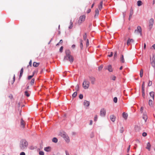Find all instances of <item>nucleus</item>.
Masks as SVG:
<instances>
[{
    "label": "nucleus",
    "mask_w": 155,
    "mask_h": 155,
    "mask_svg": "<svg viewBox=\"0 0 155 155\" xmlns=\"http://www.w3.org/2000/svg\"><path fill=\"white\" fill-rule=\"evenodd\" d=\"M75 90L76 91H78L79 90V86L78 85H77L75 87Z\"/></svg>",
    "instance_id": "nucleus-40"
},
{
    "label": "nucleus",
    "mask_w": 155,
    "mask_h": 155,
    "mask_svg": "<svg viewBox=\"0 0 155 155\" xmlns=\"http://www.w3.org/2000/svg\"><path fill=\"white\" fill-rule=\"evenodd\" d=\"M29 65L31 66H31H32V65H31V64H32V62H31V60L30 61H29Z\"/></svg>",
    "instance_id": "nucleus-57"
},
{
    "label": "nucleus",
    "mask_w": 155,
    "mask_h": 155,
    "mask_svg": "<svg viewBox=\"0 0 155 155\" xmlns=\"http://www.w3.org/2000/svg\"><path fill=\"white\" fill-rule=\"evenodd\" d=\"M23 72V68H22L21 70L20 76H19L20 78H21Z\"/></svg>",
    "instance_id": "nucleus-29"
},
{
    "label": "nucleus",
    "mask_w": 155,
    "mask_h": 155,
    "mask_svg": "<svg viewBox=\"0 0 155 155\" xmlns=\"http://www.w3.org/2000/svg\"><path fill=\"white\" fill-rule=\"evenodd\" d=\"M122 115L123 118H124L125 120H126L127 119L128 117V115L125 112H124L123 113Z\"/></svg>",
    "instance_id": "nucleus-18"
},
{
    "label": "nucleus",
    "mask_w": 155,
    "mask_h": 155,
    "mask_svg": "<svg viewBox=\"0 0 155 155\" xmlns=\"http://www.w3.org/2000/svg\"><path fill=\"white\" fill-rule=\"evenodd\" d=\"M103 1H101L99 5L98 6V9L99 10H101L102 9L103 7Z\"/></svg>",
    "instance_id": "nucleus-13"
},
{
    "label": "nucleus",
    "mask_w": 155,
    "mask_h": 155,
    "mask_svg": "<svg viewBox=\"0 0 155 155\" xmlns=\"http://www.w3.org/2000/svg\"><path fill=\"white\" fill-rule=\"evenodd\" d=\"M39 154L40 155H44V153L43 152L40 151L39 152Z\"/></svg>",
    "instance_id": "nucleus-41"
},
{
    "label": "nucleus",
    "mask_w": 155,
    "mask_h": 155,
    "mask_svg": "<svg viewBox=\"0 0 155 155\" xmlns=\"http://www.w3.org/2000/svg\"><path fill=\"white\" fill-rule=\"evenodd\" d=\"M90 80L91 81V83L92 84H94L95 83L96 79L93 77H90Z\"/></svg>",
    "instance_id": "nucleus-8"
},
{
    "label": "nucleus",
    "mask_w": 155,
    "mask_h": 155,
    "mask_svg": "<svg viewBox=\"0 0 155 155\" xmlns=\"http://www.w3.org/2000/svg\"><path fill=\"white\" fill-rule=\"evenodd\" d=\"M66 55L64 58V60H68L71 63H72L74 60L73 57L71 55V52L69 50H66L65 51Z\"/></svg>",
    "instance_id": "nucleus-1"
},
{
    "label": "nucleus",
    "mask_w": 155,
    "mask_h": 155,
    "mask_svg": "<svg viewBox=\"0 0 155 155\" xmlns=\"http://www.w3.org/2000/svg\"><path fill=\"white\" fill-rule=\"evenodd\" d=\"M153 100H152V99H150L149 100V104L150 106H151V105H152V104H153Z\"/></svg>",
    "instance_id": "nucleus-32"
},
{
    "label": "nucleus",
    "mask_w": 155,
    "mask_h": 155,
    "mask_svg": "<svg viewBox=\"0 0 155 155\" xmlns=\"http://www.w3.org/2000/svg\"><path fill=\"white\" fill-rule=\"evenodd\" d=\"M52 141L54 143H57L58 142V139L55 137H54L52 139Z\"/></svg>",
    "instance_id": "nucleus-33"
},
{
    "label": "nucleus",
    "mask_w": 155,
    "mask_h": 155,
    "mask_svg": "<svg viewBox=\"0 0 155 155\" xmlns=\"http://www.w3.org/2000/svg\"><path fill=\"white\" fill-rule=\"evenodd\" d=\"M89 42L88 39H87V42H86V46L87 47L89 46Z\"/></svg>",
    "instance_id": "nucleus-45"
},
{
    "label": "nucleus",
    "mask_w": 155,
    "mask_h": 155,
    "mask_svg": "<svg viewBox=\"0 0 155 155\" xmlns=\"http://www.w3.org/2000/svg\"><path fill=\"white\" fill-rule=\"evenodd\" d=\"M91 9H88L87 11V13H89L91 12Z\"/></svg>",
    "instance_id": "nucleus-60"
},
{
    "label": "nucleus",
    "mask_w": 155,
    "mask_h": 155,
    "mask_svg": "<svg viewBox=\"0 0 155 155\" xmlns=\"http://www.w3.org/2000/svg\"><path fill=\"white\" fill-rule=\"evenodd\" d=\"M134 40L132 39H130V38H128V39L127 40V44L128 46L131 43H132L134 42Z\"/></svg>",
    "instance_id": "nucleus-9"
},
{
    "label": "nucleus",
    "mask_w": 155,
    "mask_h": 155,
    "mask_svg": "<svg viewBox=\"0 0 155 155\" xmlns=\"http://www.w3.org/2000/svg\"><path fill=\"white\" fill-rule=\"evenodd\" d=\"M143 118L145 122H146L147 119V116L146 113L143 114Z\"/></svg>",
    "instance_id": "nucleus-15"
},
{
    "label": "nucleus",
    "mask_w": 155,
    "mask_h": 155,
    "mask_svg": "<svg viewBox=\"0 0 155 155\" xmlns=\"http://www.w3.org/2000/svg\"><path fill=\"white\" fill-rule=\"evenodd\" d=\"M35 81V80L34 78H33L31 79V81L30 82V84H31V85H33V84L34 83Z\"/></svg>",
    "instance_id": "nucleus-35"
},
{
    "label": "nucleus",
    "mask_w": 155,
    "mask_h": 155,
    "mask_svg": "<svg viewBox=\"0 0 155 155\" xmlns=\"http://www.w3.org/2000/svg\"><path fill=\"white\" fill-rule=\"evenodd\" d=\"M89 82L85 80L84 81L83 83V87L84 89H86L89 88Z\"/></svg>",
    "instance_id": "nucleus-4"
},
{
    "label": "nucleus",
    "mask_w": 155,
    "mask_h": 155,
    "mask_svg": "<svg viewBox=\"0 0 155 155\" xmlns=\"http://www.w3.org/2000/svg\"><path fill=\"white\" fill-rule=\"evenodd\" d=\"M150 95L152 98V99L153 100L154 98V93L153 91L151 92L150 93Z\"/></svg>",
    "instance_id": "nucleus-21"
},
{
    "label": "nucleus",
    "mask_w": 155,
    "mask_h": 155,
    "mask_svg": "<svg viewBox=\"0 0 155 155\" xmlns=\"http://www.w3.org/2000/svg\"><path fill=\"white\" fill-rule=\"evenodd\" d=\"M113 52H110V54H109L108 55V56L109 57H111L113 55Z\"/></svg>",
    "instance_id": "nucleus-42"
},
{
    "label": "nucleus",
    "mask_w": 155,
    "mask_h": 155,
    "mask_svg": "<svg viewBox=\"0 0 155 155\" xmlns=\"http://www.w3.org/2000/svg\"><path fill=\"white\" fill-rule=\"evenodd\" d=\"M95 4V2H93V4L92 5V6H91V8H92L93 6H94V5Z\"/></svg>",
    "instance_id": "nucleus-62"
},
{
    "label": "nucleus",
    "mask_w": 155,
    "mask_h": 155,
    "mask_svg": "<svg viewBox=\"0 0 155 155\" xmlns=\"http://www.w3.org/2000/svg\"><path fill=\"white\" fill-rule=\"evenodd\" d=\"M147 134L145 132H143L142 134V135L143 137H145L147 136Z\"/></svg>",
    "instance_id": "nucleus-52"
},
{
    "label": "nucleus",
    "mask_w": 155,
    "mask_h": 155,
    "mask_svg": "<svg viewBox=\"0 0 155 155\" xmlns=\"http://www.w3.org/2000/svg\"><path fill=\"white\" fill-rule=\"evenodd\" d=\"M143 107H142L141 108H140V111L141 112V113H143Z\"/></svg>",
    "instance_id": "nucleus-55"
},
{
    "label": "nucleus",
    "mask_w": 155,
    "mask_h": 155,
    "mask_svg": "<svg viewBox=\"0 0 155 155\" xmlns=\"http://www.w3.org/2000/svg\"><path fill=\"white\" fill-rule=\"evenodd\" d=\"M28 146V143L25 140H22L20 144V147L22 150L27 148Z\"/></svg>",
    "instance_id": "nucleus-2"
},
{
    "label": "nucleus",
    "mask_w": 155,
    "mask_h": 155,
    "mask_svg": "<svg viewBox=\"0 0 155 155\" xmlns=\"http://www.w3.org/2000/svg\"><path fill=\"white\" fill-rule=\"evenodd\" d=\"M116 77L114 75H112L111 77V79L113 80L114 81L116 79Z\"/></svg>",
    "instance_id": "nucleus-38"
},
{
    "label": "nucleus",
    "mask_w": 155,
    "mask_h": 155,
    "mask_svg": "<svg viewBox=\"0 0 155 155\" xmlns=\"http://www.w3.org/2000/svg\"><path fill=\"white\" fill-rule=\"evenodd\" d=\"M154 22V19L153 18H151L149 21V27L150 29H151L152 27V26L153 25Z\"/></svg>",
    "instance_id": "nucleus-7"
},
{
    "label": "nucleus",
    "mask_w": 155,
    "mask_h": 155,
    "mask_svg": "<svg viewBox=\"0 0 155 155\" xmlns=\"http://www.w3.org/2000/svg\"><path fill=\"white\" fill-rule=\"evenodd\" d=\"M120 61L122 63H124L125 62V60L124 58V55L121 54L120 57Z\"/></svg>",
    "instance_id": "nucleus-16"
},
{
    "label": "nucleus",
    "mask_w": 155,
    "mask_h": 155,
    "mask_svg": "<svg viewBox=\"0 0 155 155\" xmlns=\"http://www.w3.org/2000/svg\"><path fill=\"white\" fill-rule=\"evenodd\" d=\"M77 93L76 91L75 92H74V93L72 95V97L73 98L75 97L77 95Z\"/></svg>",
    "instance_id": "nucleus-30"
},
{
    "label": "nucleus",
    "mask_w": 155,
    "mask_h": 155,
    "mask_svg": "<svg viewBox=\"0 0 155 155\" xmlns=\"http://www.w3.org/2000/svg\"><path fill=\"white\" fill-rule=\"evenodd\" d=\"M133 14V11H131L130 13V15L129 17V20L131 18Z\"/></svg>",
    "instance_id": "nucleus-36"
},
{
    "label": "nucleus",
    "mask_w": 155,
    "mask_h": 155,
    "mask_svg": "<svg viewBox=\"0 0 155 155\" xmlns=\"http://www.w3.org/2000/svg\"><path fill=\"white\" fill-rule=\"evenodd\" d=\"M142 87H145V82L144 81L143 82Z\"/></svg>",
    "instance_id": "nucleus-61"
},
{
    "label": "nucleus",
    "mask_w": 155,
    "mask_h": 155,
    "mask_svg": "<svg viewBox=\"0 0 155 155\" xmlns=\"http://www.w3.org/2000/svg\"><path fill=\"white\" fill-rule=\"evenodd\" d=\"M130 145H129V146H128V147L127 148V150L128 152L130 150Z\"/></svg>",
    "instance_id": "nucleus-59"
},
{
    "label": "nucleus",
    "mask_w": 155,
    "mask_h": 155,
    "mask_svg": "<svg viewBox=\"0 0 155 155\" xmlns=\"http://www.w3.org/2000/svg\"><path fill=\"white\" fill-rule=\"evenodd\" d=\"M83 39L84 40H86L87 39V35L86 33L83 36Z\"/></svg>",
    "instance_id": "nucleus-37"
},
{
    "label": "nucleus",
    "mask_w": 155,
    "mask_h": 155,
    "mask_svg": "<svg viewBox=\"0 0 155 155\" xmlns=\"http://www.w3.org/2000/svg\"><path fill=\"white\" fill-rule=\"evenodd\" d=\"M40 64L39 63H37L36 62H34L33 63V65L34 67H38Z\"/></svg>",
    "instance_id": "nucleus-20"
},
{
    "label": "nucleus",
    "mask_w": 155,
    "mask_h": 155,
    "mask_svg": "<svg viewBox=\"0 0 155 155\" xmlns=\"http://www.w3.org/2000/svg\"><path fill=\"white\" fill-rule=\"evenodd\" d=\"M143 74V69H141L140 71V76L141 78L142 77Z\"/></svg>",
    "instance_id": "nucleus-27"
},
{
    "label": "nucleus",
    "mask_w": 155,
    "mask_h": 155,
    "mask_svg": "<svg viewBox=\"0 0 155 155\" xmlns=\"http://www.w3.org/2000/svg\"><path fill=\"white\" fill-rule=\"evenodd\" d=\"M103 68V66L102 65H101L100 67H98V70L99 71H100L101 70L102 68Z\"/></svg>",
    "instance_id": "nucleus-46"
},
{
    "label": "nucleus",
    "mask_w": 155,
    "mask_h": 155,
    "mask_svg": "<svg viewBox=\"0 0 155 155\" xmlns=\"http://www.w3.org/2000/svg\"><path fill=\"white\" fill-rule=\"evenodd\" d=\"M151 64L152 65V66H153V67H154V66H155V63H154V61H152L151 63Z\"/></svg>",
    "instance_id": "nucleus-51"
},
{
    "label": "nucleus",
    "mask_w": 155,
    "mask_h": 155,
    "mask_svg": "<svg viewBox=\"0 0 155 155\" xmlns=\"http://www.w3.org/2000/svg\"><path fill=\"white\" fill-rule=\"evenodd\" d=\"M92 124V120H91L90 123V125H91Z\"/></svg>",
    "instance_id": "nucleus-63"
},
{
    "label": "nucleus",
    "mask_w": 155,
    "mask_h": 155,
    "mask_svg": "<svg viewBox=\"0 0 155 155\" xmlns=\"http://www.w3.org/2000/svg\"><path fill=\"white\" fill-rule=\"evenodd\" d=\"M117 57V52L116 51H115V52L114 55V58H116Z\"/></svg>",
    "instance_id": "nucleus-48"
},
{
    "label": "nucleus",
    "mask_w": 155,
    "mask_h": 155,
    "mask_svg": "<svg viewBox=\"0 0 155 155\" xmlns=\"http://www.w3.org/2000/svg\"><path fill=\"white\" fill-rule=\"evenodd\" d=\"M99 10L97 8L95 10V15H94V17L96 18L97 16L99 15Z\"/></svg>",
    "instance_id": "nucleus-19"
},
{
    "label": "nucleus",
    "mask_w": 155,
    "mask_h": 155,
    "mask_svg": "<svg viewBox=\"0 0 155 155\" xmlns=\"http://www.w3.org/2000/svg\"><path fill=\"white\" fill-rule=\"evenodd\" d=\"M9 97L11 99H12L13 98V96L12 95L9 96Z\"/></svg>",
    "instance_id": "nucleus-64"
},
{
    "label": "nucleus",
    "mask_w": 155,
    "mask_h": 155,
    "mask_svg": "<svg viewBox=\"0 0 155 155\" xmlns=\"http://www.w3.org/2000/svg\"><path fill=\"white\" fill-rule=\"evenodd\" d=\"M106 110L104 108L101 109L100 115L101 116H104L106 114Z\"/></svg>",
    "instance_id": "nucleus-6"
},
{
    "label": "nucleus",
    "mask_w": 155,
    "mask_h": 155,
    "mask_svg": "<svg viewBox=\"0 0 155 155\" xmlns=\"http://www.w3.org/2000/svg\"><path fill=\"white\" fill-rule=\"evenodd\" d=\"M60 135L61 137L63 138L65 137L67 135L66 133L64 132H61L60 134Z\"/></svg>",
    "instance_id": "nucleus-14"
},
{
    "label": "nucleus",
    "mask_w": 155,
    "mask_h": 155,
    "mask_svg": "<svg viewBox=\"0 0 155 155\" xmlns=\"http://www.w3.org/2000/svg\"><path fill=\"white\" fill-rule=\"evenodd\" d=\"M15 80V75H14V77L13 78V81L12 82V84H13L14 83Z\"/></svg>",
    "instance_id": "nucleus-43"
},
{
    "label": "nucleus",
    "mask_w": 155,
    "mask_h": 155,
    "mask_svg": "<svg viewBox=\"0 0 155 155\" xmlns=\"http://www.w3.org/2000/svg\"><path fill=\"white\" fill-rule=\"evenodd\" d=\"M24 94L27 97H28L30 96V94L29 93V92L27 91H26L25 92Z\"/></svg>",
    "instance_id": "nucleus-25"
},
{
    "label": "nucleus",
    "mask_w": 155,
    "mask_h": 155,
    "mask_svg": "<svg viewBox=\"0 0 155 155\" xmlns=\"http://www.w3.org/2000/svg\"><path fill=\"white\" fill-rule=\"evenodd\" d=\"M84 104L85 106L88 107L90 105V102L86 100H85L84 102Z\"/></svg>",
    "instance_id": "nucleus-11"
},
{
    "label": "nucleus",
    "mask_w": 155,
    "mask_h": 155,
    "mask_svg": "<svg viewBox=\"0 0 155 155\" xmlns=\"http://www.w3.org/2000/svg\"><path fill=\"white\" fill-rule=\"evenodd\" d=\"M25 153L24 152H21L20 153V155H25Z\"/></svg>",
    "instance_id": "nucleus-54"
},
{
    "label": "nucleus",
    "mask_w": 155,
    "mask_h": 155,
    "mask_svg": "<svg viewBox=\"0 0 155 155\" xmlns=\"http://www.w3.org/2000/svg\"><path fill=\"white\" fill-rule=\"evenodd\" d=\"M107 69H108L110 72H112L113 71V69L111 65H109L108 67L107 68Z\"/></svg>",
    "instance_id": "nucleus-24"
},
{
    "label": "nucleus",
    "mask_w": 155,
    "mask_h": 155,
    "mask_svg": "<svg viewBox=\"0 0 155 155\" xmlns=\"http://www.w3.org/2000/svg\"><path fill=\"white\" fill-rule=\"evenodd\" d=\"M83 41L81 39L80 41V47L81 49H82L83 48V44H82Z\"/></svg>",
    "instance_id": "nucleus-34"
},
{
    "label": "nucleus",
    "mask_w": 155,
    "mask_h": 155,
    "mask_svg": "<svg viewBox=\"0 0 155 155\" xmlns=\"http://www.w3.org/2000/svg\"><path fill=\"white\" fill-rule=\"evenodd\" d=\"M124 131V129L123 128H122L120 130V132L121 133H122Z\"/></svg>",
    "instance_id": "nucleus-56"
},
{
    "label": "nucleus",
    "mask_w": 155,
    "mask_h": 155,
    "mask_svg": "<svg viewBox=\"0 0 155 155\" xmlns=\"http://www.w3.org/2000/svg\"><path fill=\"white\" fill-rule=\"evenodd\" d=\"M110 120L113 122H114L116 119V117L114 115H111L110 116Z\"/></svg>",
    "instance_id": "nucleus-12"
},
{
    "label": "nucleus",
    "mask_w": 155,
    "mask_h": 155,
    "mask_svg": "<svg viewBox=\"0 0 155 155\" xmlns=\"http://www.w3.org/2000/svg\"><path fill=\"white\" fill-rule=\"evenodd\" d=\"M151 145L149 142H148L147 144V147H146V148L149 151H150V150Z\"/></svg>",
    "instance_id": "nucleus-17"
},
{
    "label": "nucleus",
    "mask_w": 155,
    "mask_h": 155,
    "mask_svg": "<svg viewBox=\"0 0 155 155\" xmlns=\"http://www.w3.org/2000/svg\"><path fill=\"white\" fill-rule=\"evenodd\" d=\"M63 46H61V47L60 49V51L61 52L63 50Z\"/></svg>",
    "instance_id": "nucleus-50"
},
{
    "label": "nucleus",
    "mask_w": 155,
    "mask_h": 155,
    "mask_svg": "<svg viewBox=\"0 0 155 155\" xmlns=\"http://www.w3.org/2000/svg\"><path fill=\"white\" fill-rule=\"evenodd\" d=\"M64 140H65L67 142V143H69V141H70V140H69V137L68 136V135H67L65 137H64Z\"/></svg>",
    "instance_id": "nucleus-22"
},
{
    "label": "nucleus",
    "mask_w": 155,
    "mask_h": 155,
    "mask_svg": "<svg viewBox=\"0 0 155 155\" xmlns=\"http://www.w3.org/2000/svg\"><path fill=\"white\" fill-rule=\"evenodd\" d=\"M73 22H72V20H71L70 22V25L68 28L69 29H71L73 28Z\"/></svg>",
    "instance_id": "nucleus-26"
},
{
    "label": "nucleus",
    "mask_w": 155,
    "mask_h": 155,
    "mask_svg": "<svg viewBox=\"0 0 155 155\" xmlns=\"http://www.w3.org/2000/svg\"><path fill=\"white\" fill-rule=\"evenodd\" d=\"M152 48H153L155 49V44H154L152 45V47H151V49H152Z\"/></svg>",
    "instance_id": "nucleus-58"
},
{
    "label": "nucleus",
    "mask_w": 155,
    "mask_h": 155,
    "mask_svg": "<svg viewBox=\"0 0 155 155\" xmlns=\"http://www.w3.org/2000/svg\"><path fill=\"white\" fill-rule=\"evenodd\" d=\"M113 101H114V103H117V97H114V98Z\"/></svg>",
    "instance_id": "nucleus-39"
},
{
    "label": "nucleus",
    "mask_w": 155,
    "mask_h": 155,
    "mask_svg": "<svg viewBox=\"0 0 155 155\" xmlns=\"http://www.w3.org/2000/svg\"><path fill=\"white\" fill-rule=\"evenodd\" d=\"M142 5V2L141 1L139 0L137 1V5L138 6L141 5Z\"/></svg>",
    "instance_id": "nucleus-28"
},
{
    "label": "nucleus",
    "mask_w": 155,
    "mask_h": 155,
    "mask_svg": "<svg viewBox=\"0 0 155 155\" xmlns=\"http://www.w3.org/2000/svg\"><path fill=\"white\" fill-rule=\"evenodd\" d=\"M34 74H35V73L34 72H33V74L32 75L29 76L28 77V79L30 80V79H31L34 76Z\"/></svg>",
    "instance_id": "nucleus-31"
},
{
    "label": "nucleus",
    "mask_w": 155,
    "mask_h": 155,
    "mask_svg": "<svg viewBox=\"0 0 155 155\" xmlns=\"http://www.w3.org/2000/svg\"><path fill=\"white\" fill-rule=\"evenodd\" d=\"M21 125L22 127L24 128L25 126V123L22 118L21 120Z\"/></svg>",
    "instance_id": "nucleus-10"
},
{
    "label": "nucleus",
    "mask_w": 155,
    "mask_h": 155,
    "mask_svg": "<svg viewBox=\"0 0 155 155\" xmlns=\"http://www.w3.org/2000/svg\"><path fill=\"white\" fill-rule=\"evenodd\" d=\"M85 16L84 15L81 16L78 20V24L79 25H81L82 22L84 21L85 19Z\"/></svg>",
    "instance_id": "nucleus-3"
},
{
    "label": "nucleus",
    "mask_w": 155,
    "mask_h": 155,
    "mask_svg": "<svg viewBox=\"0 0 155 155\" xmlns=\"http://www.w3.org/2000/svg\"><path fill=\"white\" fill-rule=\"evenodd\" d=\"M44 150L47 152L51 150V147H46L45 148Z\"/></svg>",
    "instance_id": "nucleus-23"
},
{
    "label": "nucleus",
    "mask_w": 155,
    "mask_h": 155,
    "mask_svg": "<svg viewBox=\"0 0 155 155\" xmlns=\"http://www.w3.org/2000/svg\"><path fill=\"white\" fill-rule=\"evenodd\" d=\"M79 98L80 99H82L83 98V95L82 94H80L79 96Z\"/></svg>",
    "instance_id": "nucleus-49"
},
{
    "label": "nucleus",
    "mask_w": 155,
    "mask_h": 155,
    "mask_svg": "<svg viewBox=\"0 0 155 155\" xmlns=\"http://www.w3.org/2000/svg\"><path fill=\"white\" fill-rule=\"evenodd\" d=\"M97 118V115H96L94 118V121H96Z\"/></svg>",
    "instance_id": "nucleus-47"
},
{
    "label": "nucleus",
    "mask_w": 155,
    "mask_h": 155,
    "mask_svg": "<svg viewBox=\"0 0 155 155\" xmlns=\"http://www.w3.org/2000/svg\"><path fill=\"white\" fill-rule=\"evenodd\" d=\"M152 81H149V83H148V86H150L152 85Z\"/></svg>",
    "instance_id": "nucleus-44"
},
{
    "label": "nucleus",
    "mask_w": 155,
    "mask_h": 155,
    "mask_svg": "<svg viewBox=\"0 0 155 155\" xmlns=\"http://www.w3.org/2000/svg\"><path fill=\"white\" fill-rule=\"evenodd\" d=\"M144 88L145 87H142V92H144Z\"/></svg>",
    "instance_id": "nucleus-53"
},
{
    "label": "nucleus",
    "mask_w": 155,
    "mask_h": 155,
    "mask_svg": "<svg viewBox=\"0 0 155 155\" xmlns=\"http://www.w3.org/2000/svg\"><path fill=\"white\" fill-rule=\"evenodd\" d=\"M134 33L136 34H138L139 33L141 35H142V29L140 26H138L137 27V29L135 30Z\"/></svg>",
    "instance_id": "nucleus-5"
}]
</instances>
